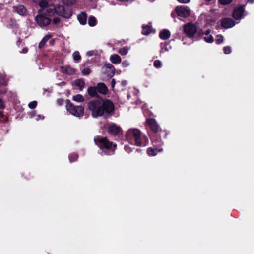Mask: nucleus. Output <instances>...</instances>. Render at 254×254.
<instances>
[{
  "label": "nucleus",
  "mask_w": 254,
  "mask_h": 254,
  "mask_svg": "<svg viewBox=\"0 0 254 254\" xmlns=\"http://www.w3.org/2000/svg\"><path fill=\"white\" fill-rule=\"evenodd\" d=\"M223 36L221 34L217 35L215 40L216 44H220L223 41Z\"/></svg>",
  "instance_id": "473e14b6"
},
{
  "label": "nucleus",
  "mask_w": 254,
  "mask_h": 254,
  "mask_svg": "<svg viewBox=\"0 0 254 254\" xmlns=\"http://www.w3.org/2000/svg\"><path fill=\"white\" fill-rule=\"evenodd\" d=\"M87 15L86 12L84 11L77 15V19L81 25H85L86 24Z\"/></svg>",
  "instance_id": "a211bd4d"
},
{
  "label": "nucleus",
  "mask_w": 254,
  "mask_h": 254,
  "mask_svg": "<svg viewBox=\"0 0 254 254\" xmlns=\"http://www.w3.org/2000/svg\"><path fill=\"white\" fill-rule=\"evenodd\" d=\"M175 11L179 16L183 18H187L190 15V10L187 6H177L175 9Z\"/></svg>",
  "instance_id": "9d476101"
},
{
  "label": "nucleus",
  "mask_w": 254,
  "mask_h": 254,
  "mask_svg": "<svg viewBox=\"0 0 254 254\" xmlns=\"http://www.w3.org/2000/svg\"><path fill=\"white\" fill-rule=\"evenodd\" d=\"M51 37L50 35H45L41 40V41L39 44V47L40 48L43 47L45 43L47 42V41L50 39Z\"/></svg>",
  "instance_id": "393cba45"
},
{
  "label": "nucleus",
  "mask_w": 254,
  "mask_h": 254,
  "mask_svg": "<svg viewBox=\"0 0 254 254\" xmlns=\"http://www.w3.org/2000/svg\"><path fill=\"white\" fill-rule=\"evenodd\" d=\"M15 8L17 13L20 15H24L27 12L26 8L22 5H19L15 7Z\"/></svg>",
  "instance_id": "aec40b11"
},
{
  "label": "nucleus",
  "mask_w": 254,
  "mask_h": 254,
  "mask_svg": "<svg viewBox=\"0 0 254 254\" xmlns=\"http://www.w3.org/2000/svg\"><path fill=\"white\" fill-rule=\"evenodd\" d=\"M169 45L168 42H165L164 43H161V47L162 49H164L165 51H169V49L168 48V46Z\"/></svg>",
  "instance_id": "a19ab883"
},
{
  "label": "nucleus",
  "mask_w": 254,
  "mask_h": 254,
  "mask_svg": "<svg viewBox=\"0 0 254 254\" xmlns=\"http://www.w3.org/2000/svg\"><path fill=\"white\" fill-rule=\"evenodd\" d=\"M62 1L63 4L65 5L72 6L76 3V0H63Z\"/></svg>",
  "instance_id": "c756f323"
},
{
  "label": "nucleus",
  "mask_w": 254,
  "mask_h": 254,
  "mask_svg": "<svg viewBox=\"0 0 254 254\" xmlns=\"http://www.w3.org/2000/svg\"><path fill=\"white\" fill-rule=\"evenodd\" d=\"M210 29H207L205 32V34L206 36L207 35H209L210 34Z\"/></svg>",
  "instance_id": "864d4df0"
},
{
  "label": "nucleus",
  "mask_w": 254,
  "mask_h": 254,
  "mask_svg": "<svg viewBox=\"0 0 254 254\" xmlns=\"http://www.w3.org/2000/svg\"><path fill=\"white\" fill-rule=\"evenodd\" d=\"M76 86L78 87L80 90H82L85 85V82L83 79H78L74 82Z\"/></svg>",
  "instance_id": "5701e85b"
},
{
  "label": "nucleus",
  "mask_w": 254,
  "mask_h": 254,
  "mask_svg": "<svg viewBox=\"0 0 254 254\" xmlns=\"http://www.w3.org/2000/svg\"><path fill=\"white\" fill-rule=\"evenodd\" d=\"M127 84V81L126 80H123L121 82V84L123 86L126 85Z\"/></svg>",
  "instance_id": "5fc2aeb1"
},
{
  "label": "nucleus",
  "mask_w": 254,
  "mask_h": 254,
  "mask_svg": "<svg viewBox=\"0 0 254 254\" xmlns=\"http://www.w3.org/2000/svg\"><path fill=\"white\" fill-rule=\"evenodd\" d=\"M153 65L155 67L158 68L161 67L162 64L160 60H156L154 62Z\"/></svg>",
  "instance_id": "58836bf2"
},
{
  "label": "nucleus",
  "mask_w": 254,
  "mask_h": 254,
  "mask_svg": "<svg viewBox=\"0 0 254 254\" xmlns=\"http://www.w3.org/2000/svg\"><path fill=\"white\" fill-rule=\"evenodd\" d=\"M28 49L27 48H24L20 53H26L28 52Z\"/></svg>",
  "instance_id": "3c124183"
},
{
  "label": "nucleus",
  "mask_w": 254,
  "mask_h": 254,
  "mask_svg": "<svg viewBox=\"0 0 254 254\" xmlns=\"http://www.w3.org/2000/svg\"><path fill=\"white\" fill-rule=\"evenodd\" d=\"M72 99L76 102H82L84 101V98L81 94H77L75 96H73Z\"/></svg>",
  "instance_id": "cd10ccee"
},
{
  "label": "nucleus",
  "mask_w": 254,
  "mask_h": 254,
  "mask_svg": "<svg viewBox=\"0 0 254 254\" xmlns=\"http://www.w3.org/2000/svg\"><path fill=\"white\" fill-rule=\"evenodd\" d=\"M88 107L94 118L101 117L105 114H112L115 109L114 103L111 100L101 97L89 102Z\"/></svg>",
  "instance_id": "f257e3e1"
},
{
  "label": "nucleus",
  "mask_w": 254,
  "mask_h": 254,
  "mask_svg": "<svg viewBox=\"0 0 254 254\" xmlns=\"http://www.w3.org/2000/svg\"><path fill=\"white\" fill-rule=\"evenodd\" d=\"M177 1L180 3H187L190 1V0H177Z\"/></svg>",
  "instance_id": "de8ad7c7"
},
{
  "label": "nucleus",
  "mask_w": 254,
  "mask_h": 254,
  "mask_svg": "<svg viewBox=\"0 0 254 254\" xmlns=\"http://www.w3.org/2000/svg\"><path fill=\"white\" fill-rule=\"evenodd\" d=\"M94 141L100 149L108 151V152H112V154L114 153L117 147V144L110 141L107 137L96 136L94 138Z\"/></svg>",
  "instance_id": "20e7f679"
},
{
  "label": "nucleus",
  "mask_w": 254,
  "mask_h": 254,
  "mask_svg": "<svg viewBox=\"0 0 254 254\" xmlns=\"http://www.w3.org/2000/svg\"><path fill=\"white\" fill-rule=\"evenodd\" d=\"M73 60L76 62H79L81 59V57L79 54L78 51H75L73 54Z\"/></svg>",
  "instance_id": "c85d7f7f"
},
{
  "label": "nucleus",
  "mask_w": 254,
  "mask_h": 254,
  "mask_svg": "<svg viewBox=\"0 0 254 254\" xmlns=\"http://www.w3.org/2000/svg\"><path fill=\"white\" fill-rule=\"evenodd\" d=\"M153 147H149L147 150V154L149 156H154L156 155L158 152H161L163 151V148H162V146H154L153 145Z\"/></svg>",
  "instance_id": "2eb2a0df"
},
{
  "label": "nucleus",
  "mask_w": 254,
  "mask_h": 254,
  "mask_svg": "<svg viewBox=\"0 0 254 254\" xmlns=\"http://www.w3.org/2000/svg\"><path fill=\"white\" fill-rule=\"evenodd\" d=\"M235 24L234 21L230 18H224L221 20V26L224 29L230 28Z\"/></svg>",
  "instance_id": "f8f14e48"
},
{
  "label": "nucleus",
  "mask_w": 254,
  "mask_h": 254,
  "mask_svg": "<svg viewBox=\"0 0 254 254\" xmlns=\"http://www.w3.org/2000/svg\"><path fill=\"white\" fill-rule=\"evenodd\" d=\"M223 51L225 54H229L231 53L232 51L231 47L229 46H225L223 48Z\"/></svg>",
  "instance_id": "e433bc0d"
},
{
  "label": "nucleus",
  "mask_w": 254,
  "mask_h": 254,
  "mask_svg": "<svg viewBox=\"0 0 254 254\" xmlns=\"http://www.w3.org/2000/svg\"><path fill=\"white\" fill-rule=\"evenodd\" d=\"M248 2L250 3H254V0H247Z\"/></svg>",
  "instance_id": "6e6d98bb"
},
{
  "label": "nucleus",
  "mask_w": 254,
  "mask_h": 254,
  "mask_svg": "<svg viewBox=\"0 0 254 254\" xmlns=\"http://www.w3.org/2000/svg\"><path fill=\"white\" fill-rule=\"evenodd\" d=\"M233 1V0H218V2L220 4L223 5H226L230 3Z\"/></svg>",
  "instance_id": "f704fd0d"
},
{
  "label": "nucleus",
  "mask_w": 254,
  "mask_h": 254,
  "mask_svg": "<svg viewBox=\"0 0 254 254\" xmlns=\"http://www.w3.org/2000/svg\"><path fill=\"white\" fill-rule=\"evenodd\" d=\"M60 71L66 74L72 75L75 73L76 70L70 65H65L60 67Z\"/></svg>",
  "instance_id": "dca6fc26"
},
{
  "label": "nucleus",
  "mask_w": 254,
  "mask_h": 254,
  "mask_svg": "<svg viewBox=\"0 0 254 254\" xmlns=\"http://www.w3.org/2000/svg\"><path fill=\"white\" fill-rule=\"evenodd\" d=\"M55 8V13L65 18H70L72 15V10L69 8H65L62 5H54Z\"/></svg>",
  "instance_id": "1a4fd4ad"
},
{
  "label": "nucleus",
  "mask_w": 254,
  "mask_h": 254,
  "mask_svg": "<svg viewBox=\"0 0 254 254\" xmlns=\"http://www.w3.org/2000/svg\"><path fill=\"white\" fill-rule=\"evenodd\" d=\"M129 65V63L127 60H124L122 63V65L123 67H127Z\"/></svg>",
  "instance_id": "79ce46f5"
},
{
  "label": "nucleus",
  "mask_w": 254,
  "mask_h": 254,
  "mask_svg": "<svg viewBox=\"0 0 254 254\" xmlns=\"http://www.w3.org/2000/svg\"><path fill=\"white\" fill-rule=\"evenodd\" d=\"M115 84H116V81H115V79L113 78L112 79V81H111V87L113 89L115 87Z\"/></svg>",
  "instance_id": "49530a36"
},
{
  "label": "nucleus",
  "mask_w": 254,
  "mask_h": 254,
  "mask_svg": "<svg viewBox=\"0 0 254 254\" xmlns=\"http://www.w3.org/2000/svg\"><path fill=\"white\" fill-rule=\"evenodd\" d=\"M122 131L120 127L117 126L115 124L109 126L108 127L107 132L111 135H117L119 134Z\"/></svg>",
  "instance_id": "ddd939ff"
},
{
  "label": "nucleus",
  "mask_w": 254,
  "mask_h": 254,
  "mask_svg": "<svg viewBox=\"0 0 254 254\" xmlns=\"http://www.w3.org/2000/svg\"><path fill=\"white\" fill-rule=\"evenodd\" d=\"M2 119L3 123H6L8 121V118L3 114V111H0V121Z\"/></svg>",
  "instance_id": "c9c22d12"
},
{
  "label": "nucleus",
  "mask_w": 254,
  "mask_h": 254,
  "mask_svg": "<svg viewBox=\"0 0 254 254\" xmlns=\"http://www.w3.org/2000/svg\"><path fill=\"white\" fill-rule=\"evenodd\" d=\"M106 67L107 69V74L109 77H112L115 74V67L111 64H107Z\"/></svg>",
  "instance_id": "f3484780"
},
{
  "label": "nucleus",
  "mask_w": 254,
  "mask_h": 254,
  "mask_svg": "<svg viewBox=\"0 0 254 254\" xmlns=\"http://www.w3.org/2000/svg\"><path fill=\"white\" fill-rule=\"evenodd\" d=\"M49 0H33V2L38 4L41 8H45L48 6Z\"/></svg>",
  "instance_id": "4be33fe9"
},
{
  "label": "nucleus",
  "mask_w": 254,
  "mask_h": 254,
  "mask_svg": "<svg viewBox=\"0 0 254 254\" xmlns=\"http://www.w3.org/2000/svg\"><path fill=\"white\" fill-rule=\"evenodd\" d=\"M108 92L109 90L107 86L102 82L97 84L96 86H90L87 89V93L90 96L97 97V98L100 97L98 93L106 95Z\"/></svg>",
  "instance_id": "39448f33"
},
{
  "label": "nucleus",
  "mask_w": 254,
  "mask_h": 254,
  "mask_svg": "<svg viewBox=\"0 0 254 254\" xmlns=\"http://www.w3.org/2000/svg\"><path fill=\"white\" fill-rule=\"evenodd\" d=\"M64 99L61 98H59L57 100V103L59 106H62L64 104Z\"/></svg>",
  "instance_id": "37998d69"
},
{
  "label": "nucleus",
  "mask_w": 254,
  "mask_h": 254,
  "mask_svg": "<svg viewBox=\"0 0 254 254\" xmlns=\"http://www.w3.org/2000/svg\"><path fill=\"white\" fill-rule=\"evenodd\" d=\"M66 108L72 115L76 117H81L84 115V108L82 106H75L69 99H66Z\"/></svg>",
  "instance_id": "423d86ee"
},
{
  "label": "nucleus",
  "mask_w": 254,
  "mask_h": 254,
  "mask_svg": "<svg viewBox=\"0 0 254 254\" xmlns=\"http://www.w3.org/2000/svg\"><path fill=\"white\" fill-rule=\"evenodd\" d=\"M42 9L38 10V14L35 17V20L37 24L41 27H44L49 25L51 22L50 18L48 17L42 13Z\"/></svg>",
  "instance_id": "6e6552de"
},
{
  "label": "nucleus",
  "mask_w": 254,
  "mask_h": 254,
  "mask_svg": "<svg viewBox=\"0 0 254 254\" xmlns=\"http://www.w3.org/2000/svg\"><path fill=\"white\" fill-rule=\"evenodd\" d=\"M87 55L89 56H92L94 55V51H89L87 52Z\"/></svg>",
  "instance_id": "8fccbe9b"
},
{
  "label": "nucleus",
  "mask_w": 254,
  "mask_h": 254,
  "mask_svg": "<svg viewBox=\"0 0 254 254\" xmlns=\"http://www.w3.org/2000/svg\"><path fill=\"white\" fill-rule=\"evenodd\" d=\"M7 92V89L0 90V94H4Z\"/></svg>",
  "instance_id": "603ef678"
},
{
  "label": "nucleus",
  "mask_w": 254,
  "mask_h": 254,
  "mask_svg": "<svg viewBox=\"0 0 254 254\" xmlns=\"http://www.w3.org/2000/svg\"><path fill=\"white\" fill-rule=\"evenodd\" d=\"M97 20L96 18L93 16H90L88 19V24L90 26L93 27L96 25Z\"/></svg>",
  "instance_id": "a878e982"
},
{
  "label": "nucleus",
  "mask_w": 254,
  "mask_h": 254,
  "mask_svg": "<svg viewBox=\"0 0 254 254\" xmlns=\"http://www.w3.org/2000/svg\"><path fill=\"white\" fill-rule=\"evenodd\" d=\"M7 81L5 77L1 73H0V85L1 86H6L7 85Z\"/></svg>",
  "instance_id": "bb28decb"
},
{
  "label": "nucleus",
  "mask_w": 254,
  "mask_h": 254,
  "mask_svg": "<svg viewBox=\"0 0 254 254\" xmlns=\"http://www.w3.org/2000/svg\"><path fill=\"white\" fill-rule=\"evenodd\" d=\"M128 51V48L127 47H124L121 48H120L119 50V53L120 54L122 55H126Z\"/></svg>",
  "instance_id": "2f4dec72"
},
{
  "label": "nucleus",
  "mask_w": 254,
  "mask_h": 254,
  "mask_svg": "<svg viewBox=\"0 0 254 254\" xmlns=\"http://www.w3.org/2000/svg\"><path fill=\"white\" fill-rule=\"evenodd\" d=\"M78 156L77 153H73L69 155V160L70 162H73L77 160Z\"/></svg>",
  "instance_id": "7c9ffc66"
},
{
  "label": "nucleus",
  "mask_w": 254,
  "mask_h": 254,
  "mask_svg": "<svg viewBox=\"0 0 254 254\" xmlns=\"http://www.w3.org/2000/svg\"><path fill=\"white\" fill-rule=\"evenodd\" d=\"M124 148L126 151H127L128 153H129L130 151H131L130 147L127 145H125Z\"/></svg>",
  "instance_id": "09e8293b"
},
{
  "label": "nucleus",
  "mask_w": 254,
  "mask_h": 254,
  "mask_svg": "<svg viewBox=\"0 0 254 254\" xmlns=\"http://www.w3.org/2000/svg\"><path fill=\"white\" fill-rule=\"evenodd\" d=\"M61 20H60V18H59V17H55L53 19V22L55 24H57L58 23H59L60 22Z\"/></svg>",
  "instance_id": "a18cd8bd"
},
{
  "label": "nucleus",
  "mask_w": 254,
  "mask_h": 254,
  "mask_svg": "<svg viewBox=\"0 0 254 254\" xmlns=\"http://www.w3.org/2000/svg\"><path fill=\"white\" fill-rule=\"evenodd\" d=\"M126 140L131 144L138 146H145L148 143V139L142 136L140 131L137 129H129L126 134Z\"/></svg>",
  "instance_id": "7ed1b4c3"
},
{
  "label": "nucleus",
  "mask_w": 254,
  "mask_h": 254,
  "mask_svg": "<svg viewBox=\"0 0 254 254\" xmlns=\"http://www.w3.org/2000/svg\"><path fill=\"white\" fill-rule=\"evenodd\" d=\"M5 108V105L3 103V100L0 98V109H4Z\"/></svg>",
  "instance_id": "c03bdc74"
},
{
  "label": "nucleus",
  "mask_w": 254,
  "mask_h": 254,
  "mask_svg": "<svg viewBox=\"0 0 254 254\" xmlns=\"http://www.w3.org/2000/svg\"><path fill=\"white\" fill-rule=\"evenodd\" d=\"M9 27H10V28H12V25H9Z\"/></svg>",
  "instance_id": "4d7b16f0"
},
{
  "label": "nucleus",
  "mask_w": 254,
  "mask_h": 254,
  "mask_svg": "<svg viewBox=\"0 0 254 254\" xmlns=\"http://www.w3.org/2000/svg\"><path fill=\"white\" fill-rule=\"evenodd\" d=\"M197 31L196 25L192 23L189 22L183 26V32L189 38H192L194 37Z\"/></svg>",
  "instance_id": "0eeeda50"
},
{
  "label": "nucleus",
  "mask_w": 254,
  "mask_h": 254,
  "mask_svg": "<svg viewBox=\"0 0 254 254\" xmlns=\"http://www.w3.org/2000/svg\"><path fill=\"white\" fill-rule=\"evenodd\" d=\"M151 26L149 25H143L142 34L143 35H148L151 33Z\"/></svg>",
  "instance_id": "b1692460"
},
{
  "label": "nucleus",
  "mask_w": 254,
  "mask_h": 254,
  "mask_svg": "<svg viewBox=\"0 0 254 254\" xmlns=\"http://www.w3.org/2000/svg\"><path fill=\"white\" fill-rule=\"evenodd\" d=\"M245 5H242L236 7L232 14L233 17L236 20H239L242 17L245 12Z\"/></svg>",
  "instance_id": "9b49d317"
},
{
  "label": "nucleus",
  "mask_w": 254,
  "mask_h": 254,
  "mask_svg": "<svg viewBox=\"0 0 254 254\" xmlns=\"http://www.w3.org/2000/svg\"><path fill=\"white\" fill-rule=\"evenodd\" d=\"M146 123L149 129V136L152 143L154 146H163L168 133L160 128L156 121L154 118L146 119Z\"/></svg>",
  "instance_id": "f03ea898"
},
{
  "label": "nucleus",
  "mask_w": 254,
  "mask_h": 254,
  "mask_svg": "<svg viewBox=\"0 0 254 254\" xmlns=\"http://www.w3.org/2000/svg\"><path fill=\"white\" fill-rule=\"evenodd\" d=\"M171 35L170 31L167 29H164L159 33V37L162 40H166L170 38Z\"/></svg>",
  "instance_id": "6ab92c4d"
},
{
  "label": "nucleus",
  "mask_w": 254,
  "mask_h": 254,
  "mask_svg": "<svg viewBox=\"0 0 254 254\" xmlns=\"http://www.w3.org/2000/svg\"><path fill=\"white\" fill-rule=\"evenodd\" d=\"M204 39L207 43H212L214 41L213 37L211 35L205 36Z\"/></svg>",
  "instance_id": "72a5a7b5"
},
{
  "label": "nucleus",
  "mask_w": 254,
  "mask_h": 254,
  "mask_svg": "<svg viewBox=\"0 0 254 254\" xmlns=\"http://www.w3.org/2000/svg\"><path fill=\"white\" fill-rule=\"evenodd\" d=\"M41 9L42 10V13L49 18L53 16L55 14V8L54 5L47 6V7L43 8Z\"/></svg>",
  "instance_id": "4468645a"
},
{
  "label": "nucleus",
  "mask_w": 254,
  "mask_h": 254,
  "mask_svg": "<svg viewBox=\"0 0 254 254\" xmlns=\"http://www.w3.org/2000/svg\"><path fill=\"white\" fill-rule=\"evenodd\" d=\"M37 105V102L36 101H33L32 102H30L28 104V107L30 108L33 109L36 107Z\"/></svg>",
  "instance_id": "4c0bfd02"
},
{
  "label": "nucleus",
  "mask_w": 254,
  "mask_h": 254,
  "mask_svg": "<svg viewBox=\"0 0 254 254\" xmlns=\"http://www.w3.org/2000/svg\"><path fill=\"white\" fill-rule=\"evenodd\" d=\"M91 72V70L89 68H85L82 70L81 73L84 75H88Z\"/></svg>",
  "instance_id": "ea45409f"
},
{
  "label": "nucleus",
  "mask_w": 254,
  "mask_h": 254,
  "mask_svg": "<svg viewBox=\"0 0 254 254\" xmlns=\"http://www.w3.org/2000/svg\"><path fill=\"white\" fill-rule=\"evenodd\" d=\"M111 62L114 64H119L121 62V58L118 54H113L110 58Z\"/></svg>",
  "instance_id": "412c9836"
}]
</instances>
